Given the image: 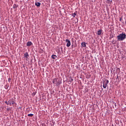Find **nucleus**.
I'll return each instance as SVG.
<instances>
[{
	"mask_svg": "<svg viewBox=\"0 0 126 126\" xmlns=\"http://www.w3.org/2000/svg\"><path fill=\"white\" fill-rule=\"evenodd\" d=\"M126 38V34L125 33H120L117 36L118 41H124Z\"/></svg>",
	"mask_w": 126,
	"mask_h": 126,
	"instance_id": "nucleus-1",
	"label": "nucleus"
},
{
	"mask_svg": "<svg viewBox=\"0 0 126 126\" xmlns=\"http://www.w3.org/2000/svg\"><path fill=\"white\" fill-rule=\"evenodd\" d=\"M53 84H55V85H56V86H59L60 85H61V84H62V81L60 80H57V78H55L52 81Z\"/></svg>",
	"mask_w": 126,
	"mask_h": 126,
	"instance_id": "nucleus-2",
	"label": "nucleus"
},
{
	"mask_svg": "<svg viewBox=\"0 0 126 126\" xmlns=\"http://www.w3.org/2000/svg\"><path fill=\"white\" fill-rule=\"evenodd\" d=\"M109 83V80L104 79L102 81L103 87L104 89H106L108 87V84Z\"/></svg>",
	"mask_w": 126,
	"mask_h": 126,
	"instance_id": "nucleus-3",
	"label": "nucleus"
},
{
	"mask_svg": "<svg viewBox=\"0 0 126 126\" xmlns=\"http://www.w3.org/2000/svg\"><path fill=\"white\" fill-rule=\"evenodd\" d=\"M65 42H66V43H67L66 47H70V45L71 44L70 43V40L67 39L65 40Z\"/></svg>",
	"mask_w": 126,
	"mask_h": 126,
	"instance_id": "nucleus-4",
	"label": "nucleus"
},
{
	"mask_svg": "<svg viewBox=\"0 0 126 126\" xmlns=\"http://www.w3.org/2000/svg\"><path fill=\"white\" fill-rule=\"evenodd\" d=\"M9 105L11 106V105H13L14 104V101L13 100H9L8 101Z\"/></svg>",
	"mask_w": 126,
	"mask_h": 126,
	"instance_id": "nucleus-5",
	"label": "nucleus"
},
{
	"mask_svg": "<svg viewBox=\"0 0 126 126\" xmlns=\"http://www.w3.org/2000/svg\"><path fill=\"white\" fill-rule=\"evenodd\" d=\"M32 45H33V43H32V42L31 41L28 42L27 44V46H28V47H30V46H32Z\"/></svg>",
	"mask_w": 126,
	"mask_h": 126,
	"instance_id": "nucleus-6",
	"label": "nucleus"
},
{
	"mask_svg": "<svg viewBox=\"0 0 126 126\" xmlns=\"http://www.w3.org/2000/svg\"><path fill=\"white\" fill-rule=\"evenodd\" d=\"M101 33H102V30H99L97 31V35H98V36H100V35H101Z\"/></svg>",
	"mask_w": 126,
	"mask_h": 126,
	"instance_id": "nucleus-7",
	"label": "nucleus"
},
{
	"mask_svg": "<svg viewBox=\"0 0 126 126\" xmlns=\"http://www.w3.org/2000/svg\"><path fill=\"white\" fill-rule=\"evenodd\" d=\"M25 57L27 59H28V57H29V54H28V53L26 52L24 54Z\"/></svg>",
	"mask_w": 126,
	"mask_h": 126,
	"instance_id": "nucleus-8",
	"label": "nucleus"
},
{
	"mask_svg": "<svg viewBox=\"0 0 126 126\" xmlns=\"http://www.w3.org/2000/svg\"><path fill=\"white\" fill-rule=\"evenodd\" d=\"M35 5H36V6H38V7L41 6V3H40V2H35Z\"/></svg>",
	"mask_w": 126,
	"mask_h": 126,
	"instance_id": "nucleus-9",
	"label": "nucleus"
},
{
	"mask_svg": "<svg viewBox=\"0 0 126 126\" xmlns=\"http://www.w3.org/2000/svg\"><path fill=\"white\" fill-rule=\"evenodd\" d=\"M51 58L53 60H55V59H57V56H56V55H52Z\"/></svg>",
	"mask_w": 126,
	"mask_h": 126,
	"instance_id": "nucleus-10",
	"label": "nucleus"
},
{
	"mask_svg": "<svg viewBox=\"0 0 126 126\" xmlns=\"http://www.w3.org/2000/svg\"><path fill=\"white\" fill-rule=\"evenodd\" d=\"M81 45L82 47H86V43L85 42H82Z\"/></svg>",
	"mask_w": 126,
	"mask_h": 126,
	"instance_id": "nucleus-11",
	"label": "nucleus"
},
{
	"mask_svg": "<svg viewBox=\"0 0 126 126\" xmlns=\"http://www.w3.org/2000/svg\"><path fill=\"white\" fill-rule=\"evenodd\" d=\"M77 14V12H75L72 14V16H73V17H75V16H76Z\"/></svg>",
	"mask_w": 126,
	"mask_h": 126,
	"instance_id": "nucleus-12",
	"label": "nucleus"
},
{
	"mask_svg": "<svg viewBox=\"0 0 126 126\" xmlns=\"http://www.w3.org/2000/svg\"><path fill=\"white\" fill-rule=\"evenodd\" d=\"M33 116H34V114H28V117H33Z\"/></svg>",
	"mask_w": 126,
	"mask_h": 126,
	"instance_id": "nucleus-13",
	"label": "nucleus"
},
{
	"mask_svg": "<svg viewBox=\"0 0 126 126\" xmlns=\"http://www.w3.org/2000/svg\"><path fill=\"white\" fill-rule=\"evenodd\" d=\"M16 7H17V5H16V4H14L13 6V8H16Z\"/></svg>",
	"mask_w": 126,
	"mask_h": 126,
	"instance_id": "nucleus-14",
	"label": "nucleus"
},
{
	"mask_svg": "<svg viewBox=\"0 0 126 126\" xmlns=\"http://www.w3.org/2000/svg\"><path fill=\"white\" fill-rule=\"evenodd\" d=\"M5 104H6V105H9V103L8 102H8H7V101H5Z\"/></svg>",
	"mask_w": 126,
	"mask_h": 126,
	"instance_id": "nucleus-15",
	"label": "nucleus"
},
{
	"mask_svg": "<svg viewBox=\"0 0 126 126\" xmlns=\"http://www.w3.org/2000/svg\"><path fill=\"white\" fill-rule=\"evenodd\" d=\"M11 80V79H10V78H9L8 79V82H10V81Z\"/></svg>",
	"mask_w": 126,
	"mask_h": 126,
	"instance_id": "nucleus-16",
	"label": "nucleus"
},
{
	"mask_svg": "<svg viewBox=\"0 0 126 126\" xmlns=\"http://www.w3.org/2000/svg\"><path fill=\"white\" fill-rule=\"evenodd\" d=\"M5 89H8V86L7 85L5 86Z\"/></svg>",
	"mask_w": 126,
	"mask_h": 126,
	"instance_id": "nucleus-17",
	"label": "nucleus"
},
{
	"mask_svg": "<svg viewBox=\"0 0 126 126\" xmlns=\"http://www.w3.org/2000/svg\"><path fill=\"white\" fill-rule=\"evenodd\" d=\"M61 50H62V53H63V47H61Z\"/></svg>",
	"mask_w": 126,
	"mask_h": 126,
	"instance_id": "nucleus-18",
	"label": "nucleus"
},
{
	"mask_svg": "<svg viewBox=\"0 0 126 126\" xmlns=\"http://www.w3.org/2000/svg\"><path fill=\"white\" fill-rule=\"evenodd\" d=\"M9 108H7V111H9Z\"/></svg>",
	"mask_w": 126,
	"mask_h": 126,
	"instance_id": "nucleus-19",
	"label": "nucleus"
}]
</instances>
